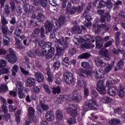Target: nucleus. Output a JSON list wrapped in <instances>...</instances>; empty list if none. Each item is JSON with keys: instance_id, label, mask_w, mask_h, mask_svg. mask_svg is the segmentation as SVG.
<instances>
[{"instance_id": "obj_1", "label": "nucleus", "mask_w": 125, "mask_h": 125, "mask_svg": "<svg viewBox=\"0 0 125 125\" xmlns=\"http://www.w3.org/2000/svg\"><path fill=\"white\" fill-rule=\"evenodd\" d=\"M55 45L58 55H63L65 53V49L68 47L67 41L63 37L60 39H56L55 40Z\"/></svg>"}, {"instance_id": "obj_2", "label": "nucleus", "mask_w": 125, "mask_h": 125, "mask_svg": "<svg viewBox=\"0 0 125 125\" xmlns=\"http://www.w3.org/2000/svg\"><path fill=\"white\" fill-rule=\"evenodd\" d=\"M23 83L21 81H18L16 84V90L18 91V96L20 99H23L26 97V94L23 93Z\"/></svg>"}, {"instance_id": "obj_3", "label": "nucleus", "mask_w": 125, "mask_h": 125, "mask_svg": "<svg viewBox=\"0 0 125 125\" xmlns=\"http://www.w3.org/2000/svg\"><path fill=\"white\" fill-rule=\"evenodd\" d=\"M63 78L64 82L67 84H71L74 83V75L71 72H67L64 74Z\"/></svg>"}, {"instance_id": "obj_4", "label": "nucleus", "mask_w": 125, "mask_h": 125, "mask_svg": "<svg viewBox=\"0 0 125 125\" xmlns=\"http://www.w3.org/2000/svg\"><path fill=\"white\" fill-rule=\"evenodd\" d=\"M83 40L84 42H86L85 43H82V47L87 49L90 48V44L86 43V42H91V40H92V37L89 35H85L83 37Z\"/></svg>"}, {"instance_id": "obj_5", "label": "nucleus", "mask_w": 125, "mask_h": 125, "mask_svg": "<svg viewBox=\"0 0 125 125\" xmlns=\"http://www.w3.org/2000/svg\"><path fill=\"white\" fill-rule=\"evenodd\" d=\"M5 59L11 63V64H15L17 62V57L15 53H12L6 55Z\"/></svg>"}, {"instance_id": "obj_6", "label": "nucleus", "mask_w": 125, "mask_h": 125, "mask_svg": "<svg viewBox=\"0 0 125 125\" xmlns=\"http://www.w3.org/2000/svg\"><path fill=\"white\" fill-rule=\"evenodd\" d=\"M85 105L86 107L89 108V109H91L92 110H94L95 109H97V102L95 100H90L85 102Z\"/></svg>"}, {"instance_id": "obj_7", "label": "nucleus", "mask_w": 125, "mask_h": 125, "mask_svg": "<svg viewBox=\"0 0 125 125\" xmlns=\"http://www.w3.org/2000/svg\"><path fill=\"white\" fill-rule=\"evenodd\" d=\"M45 28L46 33L51 32L53 29H54L55 31H57L58 30V27H57V26H54L53 24L51 23L49 21L46 22L45 24Z\"/></svg>"}, {"instance_id": "obj_8", "label": "nucleus", "mask_w": 125, "mask_h": 125, "mask_svg": "<svg viewBox=\"0 0 125 125\" xmlns=\"http://www.w3.org/2000/svg\"><path fill=\"white\" fill-rule=\"evenodd\" d=\"M66 111L68 114H70L71 117H77L79 115V113L75 110V106L73 105H70L68 107L66 108Z\"/></svg>"}, {"instance_id": "obj_9", "label": "nucleus", "mask_w": 125, "mask_h": 125, "mask_svg": "<svg viewBox=\"0 0 125 125\" xmlns=\"http://www.w3.org/2000/svg\"><path fill=\"white\" fill-rule=\"evenodd\" d=\"M97 90L100 92L101 94H105L106 92L105 86L103 84V82L100 81L97 86Z\"/></svg>"}, {"instance_id": "obj_10", "label": "nucleus", "mask_w": 125, "mask_h": 125, "mask_svg": "<svg viewBox=\"0 0 125 125\" xmlns=\"http://www.w3.org/2000/svg\"><path fill=\"white\" fill-rule=\"evenodd\" d=\"M49 109V107H48V105L47 104H44V102L42 101H40V105H38L37 107V110L38 111V112H40V113H42L43 111H47Z\"/></svg>"}, {"instance_id": "obj_11", "label": "nucleus", "mask_w": 125, "mask_h": 125, "mask_svg": "<svg viewBox=\"0 0 125 125\" xmlns=\"http://www.w3.org/2000/svg\"><path fill=\"white\" fill-rule=\"evenodd\" d=\"M66 11L70 14H75L77 12V8L74 6L72 7V4L68 3L66 6Z\"/></svg>"}, {"instance_id": "obj_12", "label": "nucleus", "mask_w": 125, "mask_h": 125, "mask_svg": "<svg viewBox=\"0 0 125 125\" xmlns=\"http://www.w3.org/2000/svg\"><path fill=\"white\" fill-rule=\"evenodd\" d=\"M45 117L48 122H52L54 121V113L51 110L48 111L45 114Z\"/></svg>"}, {"instance_id": "obj_13", "label": "nucleus", "mask_w": 125, "mask_h": 125, "mask_svg": "<svg viewBox=\"0 0 125 125\" xmlns=\"http://www.w3.org/2000/svg\"><path fill=\"white\" fill-rule=\"evenodd\" d=\"M35 77L38 83H42L44 81L43 74L40 72H35Z\"/></svg>"}, {"instance_id": "obj_14", "label": "nucleus", "mask_w": 125, "mask_h": 125, "mask_svg": "<svg viewBox=\"0 0 125 125\" xmlns=\"http://www.w3.org/2000/svg\"><path fill=\"white\" fill-rule=\"evenodd\" d=\"M73 96L72 97V99L73 100H74V101L80 102V101L83 99V96L79 94V92H78L77 91H74L73 92Z\"/></svg>"}, {"instance_id": "obj_15", "label": "nucleus", "mask_w": 125, "mask_h": 125, "mask_svg": "<svg viewBox=\"0 0 125 125\" xmlns=\"http://www.w3.org/2000/svg\"><path fill=\"white\" fill-rule=\"evenodd\" d=\"M101 28H103L107 32V31H109V30L110 29V25H106V24H100L96 27L95 32H96L97 33H99V32L101 31Z\"/></svg>"}, {"instance_id": "obj_16", "label": "nucleus", "mask_w": 125, "mask_h": 125, "mask_svg": "<svg viewBox=\"0 0 125 125\" xmlns=\"http://www.w3.org/2000/svg\"><path fill=\"white\" fill-rule=\"evenodd\" d=\"M47 52L46 49H44V48H43L41 50L37 48L35 51V53H36L37 55H38V56H44L46 55Z\"/></svg>"}, {"instance_id": "obj_17", "label": "nucleus", "mask_w": 125, "mask_h": 125, "mask_svg": "<svg viewBox=\"0 0 125 125\" xmlns=\"http://www.w3.org/2000/svg\"><path fill=\"white\" fill-rule=\"evenodd\" d=\"M66 21V19L64 16H61L59 19L58 22L56 23V26L60 27L61 26H63L65 24V21Z\"/></svg>"}, {"instance_id": "obj_18", "label": "nucleus", "mask_w": 125, "mask_h": 125, "mask_svg": "<svg viewBox=\"0 0 125 125\" xmlns=\"http://www.w3.org/2000/svg\"><path fill=\"white\" fill-rule=\"evenodd\" d=\"M71 32L73 34H81L82 33V29L78 25H75L72 27Z\"/></svg>"}, {"instance_id": "obj_19", "label": "nucleus", "mask_w": 125, "mask_h": 125, "mask_svg": "<svg viewBox=\"0 0 125 125\" xmlns=\"http://www.w3.org/2000/svg\"><path fill=\"white\" fill-rule=\"evenodd\" d=\"M36 12H38L37 19L39 22H42L44 20L45 17L41 13V9H37Z\"/></svg>"}, {"instance_id": "obj_20", "label": "nucleus", "mask_w": 125, "mask_h": 125, "mask_svg": "<svg viewBox=\"0 0 125 125\" xmlns=\"http://www.w3.org/2000/svg\"><path fill=\"white\" fill-rule=\"evenodd\" d=\"M56 119L57 121H62L63 120V112L61 110H57L55 112Z\"/></svg>"}, {"instance_id": "obj_21", "label": "nucleus", "mask_w": 125, "mask_h": 125, "mask_svg": "<svg viewBox=\"0 0 125 125\" xmlns=\"http://www.w3.org/2000/svg\"><path fill=\"white\" fill-rule=\"evenodd\" d=\"M117 91V87L112 86L111 87H109L108 89V93L111 96H116L117 93L116 91Z\"/></svg>"}, {"instance_id": "obj_22", "label": "nucleus", "mask_w": 125, "mask_h": 125, "mask_svg": "<svg viewBox=\"0 0 125 125\" xmlns=\"http://www.w3.org/2000/svg\"><path fill=\"white\" fill-rule=\"evenodd\" d=\"M35 83H36V80H35V78L32 77L27 78V84H28L29 86L32 87V86H34V85H35Z\"/></svg>"}, {"instance_id": "obj_23", "label": "nucleus", "mask_w": 125, "mask_h": 125, "mask_svg": "<svg viewBox=\"0 0 125 125\" xmlns=\"http://www.w3.org/2000/svg\"><path fill=\"white\" fill-rule=\"evenodd\" d=\"M77 85L80 87H83L86 85V81L84 79L79 78L77 81Z\"/></svg>"}, {"instance_id": "obj_24", "label": "nucleus", "mask_w": 125, "mask_h": 125, "mask_svg": "<svg viewBox=\"0 0 125 125\" xmlns=\"http://www.w3.org/2000/svg\"><path fill=\"white\" fill-rule=\"evenodd\" d=\"M77 74L79 75L81 77H87L88 76V74L87 73V71L82 69L80 68L78 71Z\"/></svg>"}, {"instance_id": "obj_25", "label": "nucleus", "mask_w": 125, "mask_h": 125, "mask_svg": "<svg viewBox=\"0 0 125 125\" xmlns=\"http://www.w3.org/2000/svg\"><path fill=\"white\" fill-rule=\"evenodd\" d=\"M101 102H103V103L107 104L108 103H110V102H112V98H111L110 97L105 96L101 98Z\"/></svg>"}, {"instance_id": "obj_26", "label": "nucleus", "mask_w": 125, "mask_h": 125, "mask_svg": "<svg viewBox=\"0 0 125 125\" xmlns=\"http://www.w3.org/2000/svg\"><path fill=\"white\" fill-rule=\"evenodd\" d=\"M96 63L98 67H103L105 66V62L102 61V60L97 58L95 59Z\"/></svg>"}, {"instance_id": "obj_27", "label": "nucleus", "mask_w": 125, "mask_h": 125, "mask_svg": "<svg viewBox=\"0 0 125 125\" xmlns=\"http://www.w3.org/2000/svg\"><path fill=\"white\" fill-rule=\"evenodd\" d=\"M115 64L114 62H112L111 64H109L108 66L106 67L104 69V73L106 74V73H109L113 68H114V65Z\"/></svg>"}, {"instance_id": "obj_28", "label": "nucleus", "mask_w": 125, "mask_h": 125, "mask_svg": "<svg viewBox=\"0 0 125 125\" xmlns=\"http://www.w3.org/2000/svg\"><path fill=\"white\" fill-rule=\"evenodd\" d=\"M54 48L51 47L48 50L47 55H46L47 57H48V58H52V57H53V56H54Z\"/></svg>"}, {"instance_id": "obj_29", "label": "nucleus", "mask_w": 125, "mask_h": 125, "mask_svg": "<svg viewBox=\"0 0 125 125\" xmlns=\"http://www.w3.org/2000/svg\"><path fill=\"white\" fill-rule=\"evenodd\" d=\"M21 34H22V27L18 26L15 32V35L17 37H20L21 36Z\"/></svg>"}, {"instance_id": "obj_30", "label": "nucleus", "mask_w": 125, "mask_h": 125, "mask_svg": "<svg viewBox=\"0 0 125 125\" xmlns=\"http://www.w3.org/2000/svg\"><path fill=\"white\" fill-rule=\"evenodd\" d=\"M47 75L48 76V81L49 83H52L53 82V79L54 76H53V73H52L50 71H47Z\"/></svg>"}, {"instance_id": "obj_31", "label": "nucleus", "mask_w": 125, "mask_h": 125, "mask_svg": "<svg viewBox=\"0 0 125 125\" xmlns=\"http://www.w3.org/2000/svg\"><path fill=\"white\" fill-rule=\"evenodd\" d=\"M18 65L15 64L13 65L11 69V72L13 76H16V74L18 73Z\"/></svg>"}, {"instance_id": "obj_32", "label": "nucleus", "mask_w": 125, "mask_h": 125, "mask_svg": "<svg viewBox=\"0 0 125 125\" xmlns=\"http://www.w3.org/2000/svg\"><path fill=\"white\" fill-rule=\"evenodd\" d=\"M118 96L120 97H125V88L123 86H120V90L118 92Z\"/></svg>"}, {"instance_id": "obj_33", "label": "nucleus", "mask_w": 125, "mask_h": 125, "mask_svg": "<svg viewBox=\"0 0 125 125\" xmlns=\"http://www.w3.org/2000/svg\"><path fill=\"white\" fill-rule=\"evenodd\" d=\"M121 123V121L119 119H112L109 121V124L110 125H117Z\"/></svg>"}, {"instance_id": "obj_34", "label": "nucleus", "mask_w": 125, "mask_h": 125, "mask_svg": "<svg viewBox=\"0 0 125 125\" xmlns=\"http://www.w3.org/2000/svg\"><path fill=\"white\" fill-rule=\"evenodd\" d=\"M1 29L3 35H7V33L8 32V27H7L6 25H2Z\"/></svg>"}, {"instance_id": "obj_35", "label": "nucleus", "mask_w": 125, "mask_h": 125, "mask_svg": "<svg viewBox=\"0 0 125 125\" xmlns=\"http://www.w3.org/2000/svg\"><path fill=\"white\" fill-rule=\"evenodd\" d=\"M78 57L80 59H86L89 57H90V54L88 53H84L79 56Z\"/></svg>"}, {"instance_id": "obj_36", "label": "nucleus", "mask_w": 125, "mask_h": 125, "mask_svg": "<svg viewBox=\"0 0 125 125\" xmlns=\"http://www.w3.org/2000/svg\"><path fill=\"white\" fill-rule=\"evenodd\" d=\"M100 54L102 56H107V55H109V51L105 48H103L100 50Z\"/></svg>"}, {"instance_id": "obj_37", "label": "nucleus", "mask_w": 125, "mask_h": 125, "mask_svg": "<svg viewBox=\"0 0 125 125\" xmlns=\"http://www.w3.org/2000/svg\"><path fill=\"white\" fill-rule=\"evenodd\" d=\"M8 89V87L6 84H2L0 86V92H5Z\"/></svg>"}, {"instance_id": "obj_38", "label": "nucleus", "mask_w": 125, "mask_h": 125, "mask_svg": "<svg viewBox=\"0 0 125 125\" xmlns=\"http://www.w3.org/2000/svg\"><path fill=\"white\" fill-rule=\"evenodd\" d=\"M52 91L53 93V94H57V93H60L61 92V89L60 88V87L58 86L56 88L53 87L52 88Z\"/></svg>"}, {"instance_id": "obj_39", "label": "nucleus", "mask_w": 125, "mask_h": 125, "mask_svg": "<svg viewBox=\"0 0 125 125\" xmlns=\"http://www.w3.org/2000/svg\"><path fill=\"white\" fill-rule=\"evenodd\" d=\"M3 43L5 45H9V38L6 36V35H4L3 38Z\"/></svg>"}, {"instance_id": "obj_40", "label": "nucleus", "mask_w": 125, "mask_h": 125, "mask_svg": "<svg viewBox=\"0 0 125 125\" xmlns=\"http://www.w3.org/2000/svg\"><path fill=\"white\" fill-rule=\"evenodd\" d=\"M83 16L85 17V19L88 21V22H90V21L92 20V18H91V17L88 15V12H87V10H84Z\"/></svg>"}, {"instance_id": "obj_41", "label": "nucleus", "mask_w": 125, "mask_h": 125, "mask_svg": "<svg viewBox=\"0 0 125 125\" xmlns=\"http://www.w3.org/2000/svg\"><path fill=\"white\" fill-rule=\"evenodd\" d=\"M61 65V63L60 62V61H56L53 64L54 69L55 70H58V69H59Z\"/></svg>"}, {"instance_id": "obj_42", "label": "nucleus", "mask_w": 125, "mask_h": 125, "mask_svg": "<svg viewBox=\"0 0 125 125\" xmlns=\"http://www.w3.org/2000/svg\"><path fill=\"white\" fill-rule=\"evenodd\" d=\"M81 66L82 67H83V68H84V69H89L90 67L89 63L85 62H82Z\"/></svg>"}, {"instance_id": "obj_43", "label": "nucleus", "mask_w": 125, "mask_h": 125, "mask_svg": "<svg viewBox=\"0 0 125 125\" xmlns=\"http://www.w3.org/2000/svg\"><path fill=\"white\" fill-rule=\"evenodd\" d=\"M4 11L7 15H9L10 14V6L8 4L5 5Z\"/></svg>"}, {"instance_id": "obj_44", "label": "nucleus", "mask_w": 125, "mask_h": 125, "mask_svg": "<svg viewBox=\"0 0 125 125\" xmlns=\"http://www.w3.org/2000/svg\"><path fill=\"white\" fill-rule=\"evenodd\" d=\"M41 88V86H35L33 87L32 90L35 93H40Z\"/></svg>"}, {"instance_id": "obj_45", "label": "nucleus", "mask_w": 125, "mask_h": 125, "mask_svg": "<svg viewBox=\"0 0 125 125\" xmlns=\"http://www.w3.org/2000/svg\"><path fill=\"white\" fill-rule=\"evenodd\" d=\"M95 75L97 79H100V78L102 77V75H103V73L100 71V70H98L96 72H95Z\"/></svg>"}, {"instance_id": "obj_46", "label": "nucleus", "mask_w": 125, "mask_h": 125, "mask_svg": "<svg viewBox=\"0 0 125 125\" xmlns=\"http://www.w3.org/2000/svg\"><path fill=\"white\" fill-rule=\"evenodd\" d=\"M91 96L92 97V98H97V97L98 96V93L95 90H92L91 91Z\"/></svg>"}, {"instance_id": "obj_47", "label": "nucleus", "mask_w": 125, "mask_h": 125, "mask_svg": "<svg viewBox=\"0 0 125 125\" xmlns=\"http://www.w3.org/2000/svg\"><path fill=\"white\" fill-rule=\"evenodd\" d=\"M106 7L107 8H108V9H112V7H113V3L110 0H108L106 2Z\"/></svg>"}, {"instance_id": "obj_48", "label": "nucleus", "mask_w": 125, "mask_h": 125, "mask_svg": "<svg viewBox=\"0 0 125 125\" xmlns=\"http://www.w3.org/2000/svg\"><path fill=\"white\" fill-rule=\"evenodd\" d=\"M41 6L45 8L47 5V0H40Z\"/></svg>"}, {"instance_id": "obj_49", "label": "nucleus", "mask_w": 125, "mask_h": 125, "mask_svg": "<svg viewBox=\"0 0 125 125\" xmlns=\"http://www.w3.org/2000/svg\"><path fill=\"white\" fill-rule=\"evenodd\" d=\"M10 5L12 11L15 10V2H14V0H10Z\"/></svg>"}, {"instance_id": "obj_50", "label": "nucleus", "mask_w": 125, "mask_h": 125, "mask_svg": "<svg viewBox=\"0 0 125 125\" xmlns=\"http://www.w3.org/2000/svg\"><path fill=\"white\" fill-rule=\"evenodd\" d=\"M67 122L69 125H75L77 123V121L74 118L68 119Z\"/></svg>"}, {"instance_id": "obj_51", "label": "nucleus", "mask_w": 125, "mask_h": 125, "mask_svg": "<svg viewBox=\"0 0 125 125\" xmlns=\"http://www.w3.org/2000/svg\"><path fill=\"white\" fill-rule=\"evenodd\" d=\"M28 113L30 116H34L35 114V109L32 107H29L28 109Z\"/></svg>"}, {"instance_id": "obj_52", "label": "nucleus", "mask_w": 125, "mask_h": 125, "mask_svg": "<svg viewBox=\"0 0 125 125\" xmlns=\"http://www.w3.org/2000/svg\"><path fill=\"white\" fill-rule=\"evenodd\" d=\"M1 23L2 25H6L8 24V21L6 20L4 16H1Z\"/></svg>"}, {"instance_id": "obj_53", "label": "nucleus", "mask_w": 125, "mask_h": 125, "mask_svg": "<svg viewBox=\"0 0 125 125\" xmlns=\"http://www.w3.org/2000/svg\"><path fill=\"white\" fill-rule=\"evenodd\" d=\"M6 62L4 60L0 61V68H3L6 66Z\"/></svg>"}, {"instance_id": "obj_54", "label": "nucleus", "mask_w": 125, "mask_h": 125, "mask_svg": "<svg viewBox=\"0 0 125 125\" xmlns=\"http://www.w3.org/2000/svg\"><path fill=\"white\" fill-rule=\"evenodd\" d=\"M63 97H65V98H66V96H60V97L57 99L56 103L57 104H60V103H61L62 101H63Z\"/></svg>"}, {"instance_id": "obj_55", "label": "nucleus", "mask_w": 125, "mask_h": 125, "mask_svg": "<svg viewBox=\"0 0 125 125\" xmlns=\"http://www.w3.org/2000/svg\"><path fill=\"white\" fill-rule=\"evenodd\" d=\"M95 40H96V43H98L99 42H103V39H102V37H100V36H97L95 38Z\"/></svg>"}, {"instance_id": "obj_56", "label": "nucleus", "mask_w": 125, "mask_h": 125, "mask_svg": "<svg viewBox=\"0 0 125 125\" xmlns=\"http://www.w3.org/2000/svg\"><path fill=\"white\" fill-rule=\"evenodd\" d=\"M76 52H77L76 49L75 48H71L69 49L68 53L70 55H74V54H76Z\"/></svg>"}, {"instance_id": "obj_57", "label": "nucleus", "mask_w": 125, "mask_h": 125, "mask_svg": "<svg viewBox=\"0 0 125 125\" xmlns=\"http://www.w3.org/2000/svg\"><path fill=\"white\" fill-rule=\"evenodd\" d=\"M125 63V61L124 60H121L117 64V66L119 67V68L122 69L124 66V63Z\"/></svg>"}, {"instance_id": "obj_58", "label": "nucleus", "mask_w": 125, "mask_h": 125, "mask_svg": "<svg viewBox=\"0 0 125 125\" xmlns=\"http://www.w3.org/2000/svg\"><path fill=\"white\" fill-rule=\"evenodd\" d=\"M106 5V2L101 0L99 3V6H98V8H102V7H104Z\"/></svg>"}, {"instance_id": "obj_59", "label": "nucleus", "mask_w": 125, "mask_h": 125, "mask_svg": "<svg viewBox=\"0 0 125 125\" xmlns=\"http://www.w3.org/2000/svg\"><path fill=\"white\" fill-rule=\"evenodd\" d=\"M112 84H113V82H112V80L109 79L107 81V82H106L107 87H108V88H109V87H112Z\"/></svg>"}, {"instance_id": "obj_60", "label": "nucleus", "mask_w": 125, "mask_h": 125, "mask_svg": "<svg viewBox=\"0 0 125 125\" xmlns=\"http://www.w3.org/2000/svg\"><path fill=\"white\" fill-rule=\"evenodd\" d=\"M21 72L22 73V74H23V75H25L26 76H28V75H29V71L25 70V68L21 67Z\"/></svg>"}, {"instance_id": "obj_61", "label": "nucleus", "mask_w": 125, "mask_h": 125, "mask_svg": "<svg viewBox=\"0 0 125 125\" xmlns=\"http://www.w3.org/2000/svg\"><path fill=\"white\" fill-rule=\"evenodd\" d=\"M44 46L45 47V48H51V46H52V43L51 42H47L44 44Z\"/></svg>"}, {"instance_id": "obj_62", "label": "nucleus", "mask_w": 125, "mask_h": 125, "mask_svg": "<svg viewBox=\"0 0 125 125\" xmlns=\"http://www.w3.org/2000/svg\"><path fill=\"white\" fill-rule=\"evenodd\" d=\"M84 93L85 96H88L89 95V90L88 89V88L86 87H84Z\"/></svg>"}, {"instance_id": "obj_63", "label": "nucleus", "mask_w": 125, "mask_h": 125, "mask_svg": "<svg viewBox=\"0 0 125 125\" xmlns=\"http://www.w3.org/2000/svg\"><path fill=\"white\" fill-rule=\"evenodd\" d=\"M43 87L44 89L47 92V93H51L50 90L49 89V88L48 87V86L46 84H44L43 85Z\"/></svg>"}, {"instance_id": "obj_64", "label": "nucleus", "mask_w": 125, "mask_h": 125, "mask_svg": "<svg viewBox=\"0 0 125 125\" xmlns=\"http://www.w3.org/2000/svg\"><path fill=\"white\" fill-rule=\"evenodd\" d=\"M103 42H99V43H96V45L97 48H102V47H103Z\"/></svg>"}]
</instances>
